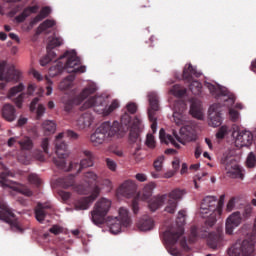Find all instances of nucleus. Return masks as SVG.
Instances as JSON below:
<instances>
[{
  "instance_id": "30",
  "label": "nucleus",
  "mask_w": 256,
  "mask_h": 256,
  "mask_svg": "<svg viewBox=\"0 0 256 256\" xmlns=\"http://www.w3.org/2000/svg\"><path fill=\"white\" fill-rule=\"evenodd\" d=\"M2 116L3 119L9 121V123L15 121V119H17V115L15 114V106L11 104H5L2 108Z\"/></svg>"
},
{
  "instance_id": "5",
  "label": "nucleus",
  "mask_w": 256,
  "mask_h": 256,
  "mask_svg": "<svg viewBox=\"0 0 256 256\" xmlns=\"http://www.w3.org/2000/svg\"><path fill=\"white\" fill-rule=\"evenodd\" d=\"M121 121L123 125H130V143H136L133 159L134 163L139 164L144 159L143 154L141 153V137L139 136V133H141V130L143 129V123L139 117L131 120V116H129L127 113L123 114Z\"/></svg>"
},
{
  "instance_id": "33",
  "label": "nucleus",
  "mask_w": 256,
  "mask_h": 256,
  "mask_svg": "<svg viewBox=\"0 0 256 256\" xmlns=\"http://www.w3.org/2000/svg\"><path fill=\"white\" fill-rule=\"evenodd\" d=\"M13 217V212L10 210L9 206L5 202L0 201V219L9 223Z\"/></svg>"
},
{
  "instance_id": "36",
  "label": "nucleus",
  "mask_w": 256,
  "mask_h": 256,
  "mask_svg": "<svg viewBox=\"0 0 256 256\" xmlns=\"http://www.w3.org/2000/svg\"><path fill=\"white\" fill-rule=\"evenodd\" d=\"M49 206L38 204V206L35 209V217L39 223H42V221H45V209H48Z\"/></svg>"
},
{
  "instance_id": "22",
  "label": "nucleus",
  "mask_w": 256,
  "mask_h": 256,
  "mask_svg": "<svg viewBox=\"0 0 256 256\" xmlns=\"http://www.w3.org/2000/svg\"><path fill=\"white\" fill-rule=\"evenodd\" d=\"M100 193H101V188H99V186H95L92 189L90 196L80 198L75 202L74 206L76 211H85L89 209V207H91V205L93 204V201H95V199L99 197Z\"/></svg>"
},
{
  "instance_id": "3",
  "label": "nucleus",
  "mask_w": 256,
  "mask_h": 256,
  "mask_svg": "<svg viewBox=\"0 0 256 256\" xmlns=\"http://www.w3.org/2000/svg\"><path fill=\"white\" fill-rule=\"evenodd\" d=\"M225 196L222 195L218 200L215 196H206L200 205V215L206 219L205 224L208 227H213L217 223V217L223 213V205Z\"/></svg>"
},
{
  "instance_id": "59",
  "label": "nucleus",
  "mask_w": 256,
  "mask_h": 256,
  "mask_svg": "<svg viewBox=\"0 0 256 256\" xmlns=\"http://www.w3.org/2000/svg\"><path fill=\"white\" fill-rule=\"evenodd\" d=\"M50 233H53V235H59L63 233V228L61 226L54 225L52 228L49 229Z\"/></svg>"
},
{
  "instance_id": "12",
  "label": "nucleus",
  "mask_w": 256,
  "mask_h": 256,
  "mask_svg": "<svg viewBox=\"0 0 256 256\" xmlns=\"http://www.w3.org/2000/svg\"><path fill=\"white\" fill-rule=\"evenodd\" d=\"M65 137V133H59L55 137V147H56V155L57 158L54 159L55 165L59 167V169H62V171H69V167H65V159L69 157V152L67 151V143L64 141H61Z\"/></svg>"
},
{
  "instance_id": "51",
  "label": "nucleus",
  "mask_w": 256,
  "mask_h": 256,
  "mask_svg": "<svg viewBox=\"0 0 256 256\" xmlns=\"http://www.w3.org/2000/svg\"><path fill=\"white\" fill-rule=\"evenodd\" d=\"M145 143H146L147 147H149V149H155V147H156L155 137L152 134H148L146 136Z\"/></svg>"
},
{
  "instance_id": "49",
  "label": "nucleus",
  "mask_w": 256,
  "mask_h": 256,
  "mask_svg": "<svg viewBox=\"0 0 256 256\" xmlns=\"http://www.w3.org/2000/svg\"><path fill=\"white\" fill-rule=\"evenodd\" d=\"M84 179L89 183H95L99 181V176L95 172H87L84 175Z\"/></svg>"
},
{
  "instance_id": "9",
  "label": "nucleus",
  "mask_w": 256,
  "mask_h": 256,
  "mask_svg": "<svg viewBox=\"0 0 256 256\" xmlns=\"http://www.w3.org/2000/svg\"><path fill=\"white\" fill-rule=\"evenodd\" d=\"M59 59L60 61H65V63L59 62L58 67L65 69L67 73H85L87 71L85 66H80L81 60L77 57L75 50L66 51Z\"/></svg>"
},
{
  "instance_id": "2",
  "label": "nucleus",
  "mask_w": 256,
  "mask_h": 256,
  "mask_svg": "<svg viewBox=\"0 0 256 256\" xmlns=\"http://www.w3.org/2000/svg\"><path fill=\"white\" fill-rule=\"evenodd\" d=\"M187 192L181 189H174L167 194L157 195L148 202L150 211H157L165 205L164 211L173 215L177 211L178 203L185 197Z\"/></svg>"
},
{
  "instance_id": "11",
  "label": "nucleus",
  "mask_w": 256,
  "mask_h": 256,
  "mask_svg": "<svg viewBox=\"0 0 256 256\" xmlns=\"http://www.w3.org/2000/svg\"><path fill=\"white\" fill-rule=\"evenodd\" d=\"M255 239L246 238L238 240L231 248L228 249L229 256H254L255 255Z\"/></svg>"
},
{
  "instance_id": "34",
  "label": "nucleus",
  "mask_w": 256,
  "mask_h": 256,
  "mask_svg": "<svg viewBox=\"0 0 256 256\" xmlns=\"http://www.w3.org/2000/svg\"><path fill=\"white\" fill-rule=\"evenodd\" d=\"M41 127L44 135H53L57 131V123L53 120H45Z\"/></svg>"
},
{
  "instance_id": "23",
  "label": "nucleus",
  "mask_w": 256,
  "mask_h": 256,
  "mask_svg": "<svg viewBox=\"0 0 256 256\" xmlns=\"http://www.w3.org/2000/svg\"><path fill=\"white\" fill-rule=\"evenodd\" d=\"M243 221V217H241V212L236 211L232 214H230L225 222V231L227 235H233V231L241 225Z\"/></svg>"
},
{
  "instance_id": "45",
  "label": "nucleus",
  "mask_w": 256,
  "mask_h": 256,
  "mask_svg": "<svg viewBox=\"0 0 256 256\" xmlns=\"http://www.w3.org/2000/svg\"><path fill=\"white\" fill-rule=\"evenodd\" d=\"M163 163H165V156L161 155L154 161V169L158 172L163 171Z\"/></svg>"
},
{
  "instance_id": "44",
  "label": "nucleus",
  "mask_w": 256,
  "mask_h": 256,
  "mask_svg": "<svg viewBox=\"0 0 256 256\" xmlns=\"http://www.w3.org/2000/svg\"><path fill=\"white\" fill-rule=\"evenodd\" d=\"M50 13H51V8H49V7L42 8L39 15L34 19V23H37V22L45 19V17L49 16Z\"/></svg>"
},
{
  "instance_id": "1",
  "label": "nucleus",
  "mask_w": 256,
  "mask_h": 256,
  "mask_svg": "<svg viewBox=\"0 0 256 256\" xmlns=\"http://www.w3.org/2000/svg\"><path fill=\"white\" fill-rule=\"evenodd\" d=\"M185 216V211H179L176 220L178 228H172L164 232V243L169 255L183 256V252L177 248V243L180 244L184 251H189L187 240H185V237H183V225H185Z\"/></svg>"
},
{
  "instance_id": "21",
  "label": "nucleus",
  "mask_w": 256,
  "mask_h": 256,
  "mask_svg": "<svg viewBox=\"0 0 256 256\" xmlns=\"http://www.w3.org/2000/svg\"><path fill=\"white\" fill-rule=\"evenodd\" d=\"M148 101L150 103V108L148 109V117L151 121V129L153 133H157V117H155V112L159 111V97L157 93L150 92L148 94Z\"/></svg>"
},
{
  "instance_id": "63",
  "label": "nucleus",
  "mask_w": 256,
  "mask_h": 256,
  "mask_svg": "<svg viewBox=\"0 0 256 256\" xmlns=\"http://www.w3.org/2000/svg\"><path fill=\"white\" fill-rule=\"evenodd\" d=\"M172 167H173V171H175L177 173V171H179V167H181V161L179 159H174L172 161Z\"/></svg>"
},
{
  "instance_id": "15",
  "label": "nucleus",
  "mask_w": 256,
  "mask_h": 256,
  "mask_svg": "<svg viewBox=\"0 0 256 256\" xmlns=\"http://www.w3.org/2000/svg\"><path fill=\"white\" fill-rule=\"evenodd\" d=\"M97 92V84L90 82L78 96L65 102L64 109L69 112L75 105H81L87 97Z\"/></svg>"
},
{
  "instance_id": "38",
  "label": "nucleus",
  "mask_w": 256,
  "mask_h": 256,
  "mask_svg": "<svg viewBox=\"0 0 256 256\" xmlns=\"http://www.w3.org/2000/svg\"><path fill=\"white\" fill-rule=\"evenodd\" d=\"M73 81H75V77L73 75L66 77L64 80L60 82L59 90L67 91V89H70V87H73Z\"/></svg>"
},
{
  "instance_id": "64",
  "label": "nucleus",
  "mask_w": 256,
  "mask_h": 256,
  "mask_svg": "<svg viewBox=\"0 0 256 256\" xmlns=\"http://www.w3.org/2000/svg\"><path fill=\"white\" fill-rule=\"evenodd\" d=\"M10 227L12 231H23V229H21V224H19V222H11Z\"/></svg>"
},
{
  "instance_id": "62",
  "label": "nucleus",
  "mask_w": 256,
  "mask_h": 256,
  "mask_svg": "<svg viewBox=\"0 0 256 256\" xmlns=\"http://www.w3.org/2000/svg\"><path fill=\"white\" fill-rule=\"evenodd\" d=\"M46 80L48 83V85L46 86V95L49 96L53 93V82L47 78H46Z\"/></svg>"
},
{
  "instance_id": "48",
  "label": "nucleus",
  "mask_w": 256,
  "mask_h": 256,
  "mask_svg": "<svg viewBox=\"0 0 256 256\" xmlns=\"http://www.w3.org/2000/svg\"><path fill=\"white\" fill-rule=\"evenodd\" d=\"M63 45V39L61 38H52L51 40H49V43H48V49H55V47H59Z\"/></svg>"
},
{
  "instance_id": "58",
  "label": "nucleus",
  "mask_w": 256,
  "mask_h": 256,
  "mask_svg": "<svg viewBox=\"0 0 256 256\" xmlns=\"http://www.w3.org/2000/svg\"><path fill=\"white\" fill-rule=\"evenodd\" d=\"M58 194L59 197H61L62 201H69V199L71 198V193L65 192L63 190H60Z\"/></svg>"
},
{
  "instance_id": "7",
  "label": "nucleus",
  "mask_w": 256,
  "mask_h": 256,
  "mask_svg": "<svg viewBox=\"0 0 256 256\" xmlns=\"http://www.w3.org/2000/svg\"><path fill=\"white\" fill-rule=\"evenodd\" d=\"M180 135L179 137L177 133L173 132V136L169 134H165V129H160L159 132V139L161 143H165V145H173L176 148H179V143L182 145H185V143H189L191 141H195L196 135H195V126L186 125L183 126L180 129Z\"/></svg>"
},
{
  "instance_id": "18",
  "label": "nucleus",
  "mask_w": 256,
  "mask_h": 256,
  "mask_svg": "<svg viewBox=\"0 0 256 256\" xmlns=\"http://www.w3.org/2000/svg\"><path fill=\"white\" fill-rule=\"evenodd\" d=\"M156 187L157 184L155 182H149L142 188L132 202L133 213H139V201H149L153 197V191H155Z\"/></svg>"
},
{
  "instance_id": "6",
  "label": "nucleus",
  "mask_w": 256,
  "mask_h": 256,
  "mask_svg": "<svg viewBox=\"0 0 256 256\" xmlns=\"http://www.w3.org/2000/svg\"><path fill=\"white\" fill-rule=\"evenodd\" d=\"M107 99H109V95L107 94L91 97L84 102L82 109H91V107H94L95 113L102 115V117H109L111 113H115L121 107V103L119 100L114 99L110 104H107Z\"/></svg>"
},
{
  "instance_id": "54",
  "label": "nucleus",
  "mask_w": 256,
  "mask_h": 256,
  "mask_svg": "<svg viewBox=\"0 0 256 256\" xmlns=\"http://www.w3.org/2000/svg\"><path fill=\"white\" fill-rule=\"evenodd\" d=\"M28 180L32 185H40L41 183V179L37 174H30Z\"/></svg>"
},
{
  "instance_id": "28",
  "label": "nucleus",
  "mask_w": 256,
  "mask_h": 256,
  "mask_svg": "<svg viewBox=\"0 0 256 256\" xmlns=\"http://www.w3.org/2000/svg\"><path fill=\"white\" fill-rule=\"evenodd\" d=\"M93 121H95L93 114L86 112L78 117L76 120V125L79 129L85 130L89 129V127L93 125Z\"/></svg>"
},
{
  "instance_id": "24",
  "label": "nucleus",
  "mask_w": 256,
  "mask_h": 256,
  "mask_svg": "<svg viewBox=\"0 0 256 256\" xmlns=\"http://www.w3.org/2000/svg\"><path fill=\"white\" fill-rule=\"evenodd\" d=\"M223 123L221 117V104H213L209 108V120L208 124L210 127H219Z\"/></svg>"
},
{
  "instance_id": "53",
  "label": "nucleus",
  "mask_w": 256,
  "mask_h": 256,
  "mask_svg": "<svg viewBox=\"0 0 256 256\" xmlns=\"http://www.w3.org/2000/svg\"><path fill=\"white\" fill-rule=\"evenodd\" d=\"M126 111L133 115L134 113H137V104L135 102H130L126 105Z\"/></svg>"
},
{
  "instance_id": "60",
  "label": "nucleus",
  "mask_w": 256,
  "mask_h": 256,
  "mask_svg": "<svg viewBox=\"0 0 256 256\" xmlns=\"http://www.w3.org/2000/svg\"><path fill=\"white\" fill-rule=\"evenodd\" d=\"M135 179L140 183H145V181H147V174L138 173L135 175Z\"/></svg>"
},
{
  "instance_id": "41",
  "label": "nucleus",
  "mask_w": 256,
  "mask_h": 256,
  "mask_svg": "<svg viewBox=\"0 0 256 256\" xmlns=\"http://www.w3.org/2000/svg\"><path fill=\"white\" fill-rule=\"evenodd\" d=\"M170 93H171V95H174V97H183V95H185V93H187V90L179 85H174L170 89Z\"/></svg>"
},
{
  "instance_id": "46",
  "label": "nucleus",
  "mask_w": 256,
  "mask_h": 256,
  "mask_svg": "<svg viewBox=\"0 0 256 256\" xmlns=\"http://www.w3.org/2000/svg\"><path fill=\"white\" fill-rule=\"evenodd\" d=\"M51 145V139L46 136L41 139L40 147L43 149L44 153H49V147Z\"/></svg>"
},
{
  "instance_id": "20",
  "label": "nucleus",
  "mask_w": 256,
  "mask_h": 256,
  "mask_svg": "<svg viewBox=\"0 0 256 256\" xmlns=\"http://www.w3.org/2000/svg\"><path fill=\"white\" fill-rule=\"evenodd\" d=\"M23 91H25V84L20 83L10 88L7 94L8 99H11L18 109L23 107V103L27 99V94Z\"/></svg>"
},
{
  "instance_id": "35",
  "label": "nucleus",
  "mask_w": 256,
  "mask_h": 256,
  "mask_svg": "<svg viewBox=\"0 0 256 256\" xmlns=\"http://www.w3.org/2000/svg\"><path fill=\"white\" fill-rule=\"evenodd\" d=\"M37 11H39V6H31L26 8L23 11V13H21L19 16L16 17L17 23H23V21L27 19L29 15H32V13H37Z\"/></svg>"
},
{
  "instance_id": "10",
  "label": "nucleus",
  "mask_w": 256,
  "mask_h": 256,
  "mask_svg": "<svg viewBox=\"0 0 256 256\" xmlns=\"http://www.w3.org/2000/svg\"><path fill=\"white\" fill-rule=\"evenodd\" d=\"M107 227H109L110 233L117 235L121 233L123 227H129L131 225V217L129 216V210L125 207H121L118 210V217L108 218L105 220Z\"/></svg>"
},
{
  "instance_id": "39",
  "label": "nucleus",
  "mask_w": 256,
  "mask_h": 256,
  "mask_svg": "<svg viewBox=\"0 0 256 256\" xmlns=\"http://www.w3.org/2000/svg\"><path fill=\"white\" fill-rule=\"evenodd\" d=\"M18 145H20L22 151H31L33 149V140L30 137H24L18 141Z\"/></svg>"
},
{
  "instance_id": "14",
  "label": "nucleus",
  "mask_w": 256,
  "mask_h": 256,
  "mask_svg": "<svg viewBox=\"0 0 256 256\" xmlns=\"http://www.w3.org/2000/svg\"><path fill=\"white\" fill-rule=\"evenodd\" d=\"M23 73L15 68L13 63L3 60L0 62V81H19Z\"/></svg>"
},
{
  "instance_id": "50",
  "label": "nucleus",
  "mask_w": 256,
  "mask_h": 256,
  "mask_svg": "<svg viewBox=\"0 0 256 256\" xmlns=\"http://www.w3.org/2000/svg\"><path fill=\"white\" fill-rule=\"evenodd\" d=\"M35 91H37V84H35V83L28 84L27 90H26V93H25L26 94V99L28 97H31V96L35 95Z\"/></svg>"
},
{
  "instance_id": "47",
  "label": "nucleus",
  "mask_w": 256,
  "mask_h": 256,
  "mask_svg": "<svg viewBox=\"0 0 256 256\" xmlns=\"http://www.w3.org/2000/svg\"><path fill=\"white\" fill-rule=\"evenodd\" d=\"M246 166L248 169H253L256 166V157L253 152H250L246 159Z\"/></svg>"
},
{
  "instance_id": "43",
  "label": "nucleus",
  "mask_w": 256,
  "mask_h": 256,
  "mask_svg": "<svg viewBox=\"0 0 256 256\" xmlns=\"http://www.w3.org/2000/svg\"><path fill=\"white\" fill-rule=\"evenodd\" d=\"M55 57V52L49 51L48 54L40 60V65L42 67H45V65H48L50 61H53L55 59Z\"/></svg>"
},
{
  "instance_id": "56",
  "label": "nucleus",
  "mask_w": 256,
  "mask_h": 256,
  "mask_svg": "<svg viewBox=\"0 0 256 256\" xmlns=\"http://www.w3.org/2000/svg\"><path fill=\"white\" fill-rule=\"evenodd\" d=\"M29 73L32 75V77H34V79H37V81H43V75H41V73L34 68L30 69Z\"/></svg>"
},
{
  "instance_id": "31",
  "label": "nucleus",
  "mask_w": 256,
  "mask_h": 256,
  "mask_svg": "<svg viewBox=\"0 0 256 256\" xmlns=\"http://www.w3.org/2000/svg\"><path fill=\"white\" fill-rule=\"evenodd\" d=\"M193 77H201V72L197 71L191 64H187L183 70V79L185 81H193Z\"/></svg>"
},
{
  "instance_id": "16",
  "label": "nucleus",
  "mask_w": 256,
  "mask_h": 256,
  "mask_svg": "<svg viewBox=\"0 0 256 256\" xmlns=\"http://www.w3.org/2000/svg\"><path fill=\"white\" fill-rule=\"evenodd\" d=\"M232 138L234 139L235 146L241 149V147H250L253 144V133L248 130L239 131L237 124L232 125Z\"/></svg>"
},
{
  "instance_id": "40",
  "label": "nucleus",
  "mask_w": 256,
  "mask_h": 256,
  "mask_svg": "<svg viewBox=\"0 0 256 256\" xmlns=\"http://www.w3.org/2000/svg\"><path fill=\"white\" fill-rule=\"evenodd\" d=\"M55 22L54 20H46L44 21L42 24L39 25L38 29H37V34H41L44 31H47V29H51V27H54Z\"/></svg>"
},
{
  "instance_id": "19",
  "label": "nucleus",
  "mask_w": 256,
  "mask_h": 256,
  "mask_svg": "<svg viewBox=\"0 0 256 256\" xmlns=\"http://www.w3.org/2000/svg\"><path fill=\"white\" fill-rule=\"evenodd\" d=\"M9 176L13 177V174L9 172H3L0 175V183L1 186L4 187V189H13V191H18V193H21L26 197H31V195H33V192L29 188H27V186L15 184L13 183V181L8 180L7 177Z\"/></svg>"
},
{
  "instance_id": "32",
  "label": "nucleus",
  "mask_w": 256,
  "mask_h": 256,
  "mask_svg": "<svg viewBox=\"0 0 256 256\" xmlns=\"http://www.w3.org/2000/svg\"><path fill=\"white\" fill-rule=\"evenodd\" d=\"M137 227L140 231H151L155 227V221L149 216H144L138 221Z\"/></svg>"
},
{
  "instance_id": "25",
  "label": "nucleus",
  "mask_w": 256,
  "mask_h": 256,
  "mask_svg": "<svg viewBox=\"0 0 256 256\" xmlns=\"http://www.w3.org/2000/svg\"><path fill=\"white\" fill-rule=\"evenodd\" d=\"M137 183L133 180H126L124 181L120 187L118 188V193L123 195V197H133L135 191H137Z\"/></svg>"
},
{
  "instance_id": "27",
  "label": "nucleus",
  "mask_w": 256,
  "mask_h": 256,
  "mask_svg": "<svg viewBox=\"0 0 256 256\" xmlns=\"http://www.w3.org/2000/svg\"><path fill=\"white\" fill-rule=\"evenodd\" d=\"M64 167H68V170L64 171H76V173H81L83 169L93 167V158H84L80 163H70L69 165H67V160H65Z\"/></svg>"
},
{
  "instance_id": "57",
  "label": "nucleus",
  "mask_w": 256,
  "mask_h": 256,
  "mask_svg": "<svg viewBox=\"0 0 256 256\" xmlns=\"http://www.w3.org/2000/svg\"><path fill=\"white\" fill-rule=\"evenodd\" d=\"M102 187H106L107 191L113 189V182L110 179H104L101 183Z\"/></svg>"
},
{
  "instance_id": "13",
  "label": "nucleus",
  "mask_w": 256,
  "mask_h": 256,
  "mask_svg": "<svg viewBox=\"0 0 256 256\" xmlns=\"http://www.w3.org/2000/svg\"><path fill=\"white\" fill-rule=\"evenodd\" d=\"M110 209L111 200L107 198H101L98 200L91 212L92 222L94 225H103L105 223V217H107V213H109Z\"/></svg>"
},
{
  "instance_id": "55",
  "label": "nucleus",
  "mask_w": 256,
  "mask_h": 256,
  "mask_svg": "<svg viewBox=\"0 0 256 256\" xmlns=\"http://www.w3.org/2000/svg\"><path fill=\"white\" fill-rule=\"evenodd\" d=\"M46 108L43 104H39L38 107L36 108V115L37 119H41L43 115H45Z\"/></svg>"
},
{
  "instance_id": "52",
  "label": "nucleus",
  "mask_w": 256,
  "mask_h": 256,
  "mask_svg": "<svg viewBox=\"0 0 256 256\" xmlns=\"http://www.w3.org/2000/svg\"><path fill=\"white\" fill-rule=\"evenodd\" d=\"M235 205H237V198H231L226 205L227 213H231L235 209Z\"/></svg>"
},
{
  "instance_id": "42",
  "label": "nucleus",
  "mask_w": 256,
  "mask_h": 256,
  "mask_svg": "<svg viewBox=\"0 0 256 256\" xmlns=\"http://www.w3.org/2000/svg\"><path fill=\"white\" fill-rule=\"evenodd\" d=\"M201 89H203V85L199 81H192L190 84V91L193 95H201Z\"/></svg>"
},
{
  "instance_id": "8",
  "label": "nucleus",
  "mask_w": 256,
  "mask_h": 256,
  "mask_svg": "<svg viewBox=\"0 0 256 256\" xmlns=\"http://www.w3.org/2000/svg\"><path fill=\"white\" fill-rule=\"evenodd\" d=\"M117 133H119V122H104L91 134L90 143L93 147H101L104 143L111 141Z\"/></svg>"
},
{
  "instance_id": "37",
  "label": "nucleus",
  "mask_w": 256,
  "mask_h": 256,
  "mask_svg": "<svg viewBox=\"0 0 256 256\" xmlns=\"http://www.w3.org/2000/svg\"><path fill=\"white\" fill-rule=\"evenodd\" d=\"M229 133H233V126L229 127L228 125H222L219 129L218 132L216 133V138L217 139H225Z\"/></svg>"
},
{
  "instance_id": "26",
  "label": "nucleus",
  "mask_w": 256,
  "mask_h": 256,
  "mask_svg": "<svg viewBox=\"0 0 256 256\" xmlns=\"http://www.w3.org/2000/svg\"><path fill=\"white\" fill-rule=\"evenodd\" d=\"M187 109V104L183 101H177L174 104V113H173V119L176 125H183V122L185 121V116H183V113Z\"/></svg>"
},
{
  "instance_id": "17",
  "label": "nucleus",
  "mask_w": 256,
  "mask_h": 256,
  "mask_svg": "<svg viewBox=\"0 0 256 256\" xmlns=\"http://www.w3.org/2000/svg\"><path fill=\"white\" fill-rule=\"evenodd\" d=\"M222 163L228 177H231L232 179H241L242 181L245 179V170L239 166L235 158H224Z\"/></svg>"
},
{
  "instance_id": "29",
  "label": "nucleus",
  "mask_w": 256,
  "mask_h": 256,
  "mask_svg": "<svg viewBox=\"0 0 256 256\" xmlns=\"http://www.w3.org/2000/svg\"><path fill=\"white\" fill-rule=\"evenodd\" d=\"M190 114L195 119H203V107L201 106V101L192 99L190 105Z\"/></svg>"
},
{
  "instance_id": "61",
  "label": "nucleus",
  "mask_w": 256,
  "mask_h": 256,
  "mask_svg": "<svg viewBox=\"0 0 256 256\" xmlns=\"http://www.w3.org/2000/svg\"><path fill=\"white\" fill-rule=\"evenodd\" d=\"M106 163H107V167L111 170V171H115V169H117V164L115 163V161L107 158L106 159Z\"/></svg>"
},
{
  "instance_id": "4",
  "label": "nucleus",
  "mask_w": 256,
  "mask_h": 256,
  "mask_svg": "<svg viewBox=\"0 0 256 256\" xmlns=\"http://www.w3.org/2000/svg\"><path fill=\"white\" fill-rule=\"evenodd\" d=\"M205 87L209 89L210 93L220 101H224L225 106L228 107V117L232 123H239L241 121V113L233 108L235 105V95L231 94L227 88L219 85H213L209 82L205 83Z\"/></svg>"
}]
</instances>
